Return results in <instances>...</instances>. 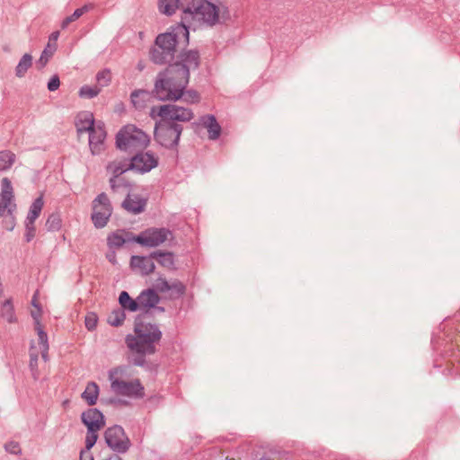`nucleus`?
<instances>
[{"label": "nucleus", "mask_w": 460, "mask_h": 460, "mask_svg": "<svg viewBox=\"0 0 460 460\" xmlns=\"http://www.w3.org/2000/svg\"><path fill=\"white\" fill-rule=\"evenodd\" d=\"M199 55L195 51L184 54L181 63L170 66L155 84V93L161 100L175 101L183 97L188 103H197L199 95L195 91L183 93L189 82V71L198 67Z\"/></svg>", "instance_id": "1"}, {"label": "nucleus", "mask_w": 460, "mask_h": 460, "mask_svg": "<svg viewBox=\"0 0 460 460\" xmlns=\"http://www.w3.org/2000/svg\"><path fill=\"white\" fill-rule=\"evenodd\" d=\"M161 339L158 329L138 318L135 326V335L127 338L128 348L137 354H150L155 351V344Z\"/></svg>", "instance_id": "2"}, {"label": "nucleus", "mask_w": 460, "mask_h": 460, "mask_svg": "<svg viewBox=\"0 0 460 460\" xmlns=\"http://www.w3.org/2000/svg\"><path fill=\"white\" fill-rule=\"evenodd\" d=\"M218 15V7L214 4L207 0H192L183 11L182 24L187 28H196L203 23L213 25L217 22Z\"/></svg>", "instance_id": "3"}, {"label": "nucleus", "mask_w": 460, "mask_h": 460, "mask_svg": "<svg viewBox=\"0 0 460 460\" xmlns=\"http://www.w3.org/2000/svg\"><path fill=\"white\" fill-rule=\"evenodd\" d=\"M157 158L148 152L135 155L130 163L126 161L113 162L108 166V171L111 173V179L112 188L116 187V178L129 169H134L140 172H146L156 167Z\"/></svg>", "instance_id": "4"}, {"label": "nucleus", "mask_w": 460, "mask_h": 460, "mask_svg": "<svg viewBox=\"0 0 460 460\" xmlns=\"http://www.w3.org/2000/svg\"><path fill=\"white\" fill-rule=\"evenodd\" d=\"M112 391L119 394L128 397H142L144 395V387L139 380L126 379L125 371L121 368H115L110 373Z\"/></svg>", "instance_id": "5"}, {"label": "nucleus", "mask_w": 460, "mask_h": 460, "mask_svg": "<svg viewBox=\"0 0 460 460\" xmlns=\"http://www.w3.org/2000/svg\"><path fill=\"white\" fill-rule=\"evenodd\" d=\"M150 139L141 129L133 125L124 127L117 135V146L125 151H133L146 147Z\"/></svg>", "instance_id": "6"}, {"label": "nucleus", "mask_w": 460, "mask_h": 460, "mask_svg": "<svg viewBox=\"0 0 460 460\" xmlns=\"http://www.w3.org/2000/svg\"><path fill=\"white\" fill-rule=\"evenodd\" d=\"M188 42L189 31L185 24L177 25L172 32L160 34L155 41L156 46L167 53L184 48Z\"/></svg>", "instance_id": "7"}, {"label": "nucleus", "mask_w": 460, "mask_h": 460, "mask_svg": "<svg viewBox=\"0 0 460 460\" xmlns=\"http://www.w3.org/2000/svg\"><path fill=\"white\" fill-rule=\"evenodd\" d=\"M151 117L160 119L167 124H172L173 121H190L193 118V113L189 109L168 104L153 108Z\"/></svg>", "instance_id": "8"}, {"label": "nucleus", "mask_w": 460, "mask_h": 460, "mask_svg": "<svg viewBox=\"0 0 460 460\" xmlns=\"http://www.w3.org/2000/svg\"><path fill=\"white\" fill-rule=\"evenodd\" d=\"M181 128L175 124H167L164 121L159 120L155 127V138L162 145L166 147H173L177 145L180 135Z\"/></svg>", "instance_id": "9"}, {"label": "nucleus", "mask_w": 460, "mask_h": 460, "mask_svg": "<svg viewBox=\"0 0 460 460\" xmlns=\"http://www.w3.org/2000/svg\"><path fill=\"white\" fill-rule=\"evenodd\" d=\"M111 214L109 199L105 194H101L94 199L92 219L97 227L104 226Z\"/></svg>", "instance_id": "10"}, {"label": "nucleus", "mask_w": 460, "mask_h": 460, "mask_svg": "<svg viewBox=\"0 0 460 460\" xmlns=\"http://www.w3.org/2000/svg\"><path fill=\"white\" fill-rule=\"evenodd\" d=\"M168 235L169 232L164 228H149L138 235H134L133 241L142 246L155 247L163 243Z\"/></svg>", "instance_id": "11"}, {"label": "nucleus", "mask_w": 460, "mask_h": 460, "mask_svg": "<svg viewBox=\"0 0 460 460\" xmlns=\"http://www.w3.org/2000/svg\"><path fill=\"white\" fill-rule=\"evenodd\" d=\"M105 438L108 445L117 451L123 452L128 447V439L120 427L115 426L108 429Z\"/></svg>", "instance_id": "12"}, {"label": "nucleus", "mask_w": 460, "mask_h": 460, "mask_svg": "<svg viewBox=\"0 0 460 460\" xmlns=\"http://www.w3.org/2000/svg\"><path fill=\"white\" fill-rule=\"evenodd\" d=\"M2 192L0 193V216L11 214L14 208L15 204L13 201V187L11 181L4 178L1 181Z\"/></svg>", "instance_id": "13"}, {"label": "nucleus", "mask_w": 460, "mask_h": 460, "mask_svg": "<svg viewBox=\"0 0 460 460\" xmlns=\"http://www.w3.org/2000/svg\"><path fill=\"white\" fill-rule=\"evenodd\" d=\"M82 420L90 430H99L104 426L103 416L96 409H89L84 412Z\"/></svg>", "instance_id": "14"}, {"label": "nucleus", "mask_w": 460, "mask_h": 460, "mask_svg": "<svg viewBox=\"0 0 460 460\" xmlns=\"http://www.w3.org/2000/svg\"><path fill=\"white\" fill-rule=\"evenodd\" d=\"M130 267L133 270L143 275H147L153 272L155 269V265L151 258L141 256H133L130 261Z\"/></svg>", "instance_id": "15"}, {"label": "nucleus", "mask_w": 460, "mask_h": 460, "mask_svg": "<svg viewBox=\"0 0 460 460\" xmlns=\"http://www.w3.org/2000/svg\"><path fill=\"white\" fill-rule=\"evenodd\" d=\"M97 124L94 122L93 115L88 111L80 112L75 120V127L78 133L89 132Z\"/></svg>", "instance_id": "16"}, {"label": "nucleus", "mask_w": 460, "mask_h": 460, "mask_svg": "<svg viewBox=\"0 0 460 460\" xmlns=\"http://www.w3.org/2000/svg\"><path fill=\"white\" fill-rule=\"evenodd\" d=\"M90 133V146L93 153H96L100 150V146L103 143L106 137V132L101 124H97Z\"/></svg>", "instance_id": "17"}, {"label": "nucleus", "mask_w": 460, "mask_h": 460, "mask_svg": "<svg viewBox=\"0 0 460 460\" xmlns=\"http://www.w3.org/2000/svg\"><path fill=\"white\" fill-rule=\"evenodd\" d=\"M146 200L133 194H129L123 202V208L132 213H139L143 210Z\"/></svg>", "instance_id": "18"}, {"label": "nucleus", "mask_w": 460, "mask_h": 460, "mask_svg": "<svg viewBox=\"0 0 460 460\" xmlns=\"http://www.w3.org/2000/svg\"><path fill=\"white\" fill-rule=\"evenodd\" d=\"M32 305L35 309H33L31 311V314L33 316V318L36 320V330L38 332V334H39V340H40V342L42 346L43 349H46V343H47V335L46 333L42 331L40 323H39V321H38V318L40 316L41 314V311H40V305H39V300L37 298L36 296H33V299H32Z\"/></svg>", "instance_id": "19"}, {"label": "nucleus", "mask_w": 460, "mask_h": 460, "mask_svg": "<svg viewBox=\"0 0 460 460\" xmlns=\"http://www.w3.org/2000/svg\"><path fill=\"white\" fill-rule=\"evenodd\" d=\"M159 301L158 295L152 289L143 291L138 296V304L140 308L155 306Z\"/></svg>", "instance_id": "20"}, {"label": "nucleus", "mask_w": 460, "mask_h": 460, "mask_svg": "<svg viewBox=\"0 0 460 460\" xmlns=\"http://www.w3.org/2000/svg\"><path fill=\"white\" fill-rule=\"evenodd\" d=\"M202 125L208 128L209 138L216 139L220 135V126L213 116H205L201 119Z\"/></svg>", "instance_id": "21"}, {"label": "nucleus", "mask_w": 460, "mask_h": 460, "mask_svg": "<svg viewBox=\"0 0 460 460\" xmlns=\"http://www.w3.org/2000/svg\"><path fill=\"white\" fill-rule=\"evenodd\" d=\"M99 395V387L95 383H89L83 393V398L89 405L95 404Z\"/></svg>", "instance_id": "22"}, {"label": "nucleus", "mask_w": 460, "mask_h": 460, "mask_svg": "<svg viewBox=\"0 0 460 460\" xmlns=\"http://www.w3.org/2000/svg\"><path fill=\"white\" fill-rule=\"evenodd\" d=\"M133 236L125 231H119L109 237V244L111 246H120L126 242L133 241Z\"/></svg>", "instance_id": "23"}, {"label": "nucleus", "mask_w": 460, "mask_h": 460, "mask_svg": "<svg viewBox=\"0 0 460 460\" xmlns=\"http://www.w3.org/2000/svg\"><path fill=\"white\" fill-rule=\"evenodd\" d=\"M119 301L123 309L137 311L139 309L138 297L137 300L132 299L126 291L120 293Z\"/></svg>", "instance_id": "24"}, {"label": "nucleus", "mask_w": 460, "mask_h": 460, "mask_svg": "<svg viewBox=\"0 0 460 460\" xmlns=\"http://www.w3.org/2000/svg\"><path fill=\"white\" fill-rule=\"evenodd\" d=\"M180 0H159V11L164 14L171 15L179 8Z\"/></svg>", "instance_id": "25"}, {"label": "nucleus", "mask_w": 460, "mask_h": 460, "mask_svg": "<svg viewBox=\"0 0 460 460\" xmlns=\"http://www.w3.org/2000/svg\"><path fill=\"white\" fill-rule=\"evenodd\" d=\"M151 95L146 91H136L131 94L132 103L136 108L144 107L146 102L149 101Z\"/></svg>", "instance_id": "26"}, {"label": "nucleus", "mask_w": 460, "mask_h": 460, "mask_svg": "<svg viewBox=\"0 0 460 460\" xmlns=\"http://www.w3.org/2000/svg\"><path fill=\"white\" fill-rule=\"evenodd\" d=\"M15 161V155L10 151L0 152V172L8 170L11 168Z\"/></svg>", "instance_id": "27"}, {"label": "nucleus", "mask_w": 460, "mask_h": 460, "mask_svg": "<svg viewBox=\"0 0 460 460\" xmlns=\"http://www.w3.org/2000/svg\"><path fill=\"white\" fill-rule=\"evenodd\" d=\"M43 199L41 197L36 199L34 202L32 203L29 215H28V220L30 224H33L35 219L40 216L42 208H43Z\"/></svg>", "instance_id": "28"}, {"label": "nucleus", "mask_w": 460, "mask_h": 460, "mask_svg": "<svg viewBox=\"0 0 460 460\" xmlns=\"http://www.w3.org/2000/svg\"><path fill=\"white\" fill-rule=\"evenodd\" d=\"M125 313L124 310L121 308L115 309L111 312V314L108 316V323L112 326H119L122 324V323L125 320Z\"/></svg>", "instance_id": "29"}, {"label": "nucleus", "mask_w": 460, "mask_h": 460, "mask_svg": "<svg viewBox=\"0 0 460 460\" xmlns=\"http://www.w3.org/2000/svg\"><path fill=\"white\" fill-rule=\"evenodd\" d=\"M101 91V88L97 85L95 86H89L84 85L83 86L79 91V95L82 98H93L96 96Z\"/></svg>", "instance_id": "30"}, {"label": "nucleus", "mask_w": 460, "mask_h": 460, "mask_svg": "<svg viewBox=\"0 0 460 460\" xmlns=\"http://www.w3.org/2000/svg\"><path fill=\"white\" fill-rule=\"evenodd\" d=\"M31 66V57L30 55H24L17 66L16 73L17 75L22 76Z\"/></svg>", "instance_id": "31"}, {"label": "nucleus", "mask_w": 460, "mask_h": 460, "mask_svg": "<svg viewBox=\"0 0 460 460\" xmlns=\"http://www.w3.org/2000/svg\"><path fill=\"white\" fill-rule=\"evenodd\" d=\"M156 261L162 266L168 268V269L172 268L173 265V256L170 252L157 254Z\"/></svg>", "instance_id": "32"}, {"label": "nucleus", "mask_w": 460, "mask_h": 460, "mask_svg": "<svg viewBox=\"0 0 460 460\" xmlns=\"http://www.w3.org/2000/svg\"><path fill=\"white\" fill-rule=\"evenodd\" d=\"M98 316L95 313H88L85 315L84 324L89 331H93L97 327Z\"/></svg>", "instance_id": "33"}, {"label": "nucleus", "mask_w": 460, "mask_h": 460, "mask_svg": "<svg viewBox=\"0 0 460 460\" xmlns=\"http://www.w3.org/2000/svg\"><path fill=\"white\" fill-rule=\"evenodd\" d=\"M111 78V72L109 70H102L97 74L96 80L100 86L107 85Z\"/></svg>", "instance_id": "34"}, {"label": "nucleus", "mask_w": 460, "mask_h": 460, "mask_svg": "<svg viewBox=\"0 0 460 460\" xmlns=\"http://www.w3.org/2000/svg\"><path fill=\"white\" fill-rule=\"evenodd\" d=\"M2 314L8 322L13 321V307L9 301L3 305Z\"/></svg>", "instance_id": "35"}, {"label": "nucleus", "mask_w": 460, "mask_h": 460, "mask_svg": "<svg viewBox=\"0 0 460 460\" xmlns=\"http://www.w3.org/2000/svg\"><path fill=\"white\" fill-rule=\"evenodd\" d=\"M96 431L97 430H88L85 438V447L87 450H90L97 440L98 436L96 434Z\"/></svg>", "instance_id": "36"}, {"label": "nucleus", "mask_w": 460, "mask_h": 460, "mask_svg": "<svg viewBox=\"0 0 460 460\" xmlns=\"http://www.w3.org/2000/svg\"><path fill=\"white\" fill-rule=\"evenodd\" d=\"M47 224L50 229H58L60 226V219L58 216L52 215L49 217Z\"/></svg>", "instance_id": "37"}, {"label": "nucleus", "mask_w": 460, "mask_h": 460, "mask_svg": "<svg viewBox=\"0 0 460 460\" xmlns=\"http://www.w3.org/2000/svg\"><path fill=\"white\" fill-rule=\"evenodd\" d=\"M5 449L9 453L18 454L21 451L19 443L15 441H10L5 445Z\"/></svg>", "instance_id": "38"}, {"label": "nucleus", "mask_w": 460, "mask_h": 460, "mask_svg": "<svg viewBox=\"0 0 460 460\" xmlns=\"http://www.w3.org/2000/svg\"><path fill=\"white\" fill-rule=\"evenodd\" d=\"M84 10H85V8H79V9L75 10L71 17H69L64 21V22H63L64 26L67 25L70 22H73V21H75L76 19H78L84 13Z\"/></svg>", "instance_id": "39"}, {"label": "nucleus", "mask_w": 460, "mask_h": 460, "mask_svg": "<svg viewBox=\"0 0 460 460\" xmlns=\"http://www.w3.org/2000/svg\"><path fill=\"white\" fill-rule=\"evenodd\" d=\"M59 86V79L58 76H54L50 79L48 87L50 91H55Z\"/></svg>", "instance_id": "40"}, {"label": "nucleus", "mask_w": 460, "mask_h": 460, "mask_svg": "<svg viewBox=\"0 0 460 460\" xmlns=\"http://www.w3.org/2000/svg\"><path fill=\"white\" fill-rule=\"evenodd\" d=\"M52 55V51H49L48 49H45L41 58L40 61L45 65L49 59V58Z\"/></svg>", "instance_id": "41"}, {"label": "nucleus", "mask_w": 460, "mask_h": 460, "mask_svg": "<svg viewBox=\"0 0 460 460\" xmlns=\"http://www.w3.org/2000/svg\"><path fill=\"white\" fill-rule=\"evenodd\" d=\"M156 287L160 291H165V290L171 289V286L165 281H162L161 283H158L156 285Z\"/></svg>", "instance_id": "42"}, {"label": "nucleus", "mask_w": 460, "mask_h": 460, "mask_svg": "<svg viewBox=\"0 0 460 460\" xmlns=\"http://www.w3.org/2000/svg\"><path fill=\"white\" fill-rule=\"evenodd\" d=\"M81 460H93L91 456L87 452H82L81 454Z\"/></svg>", "instance_id": "43"}, {"label": "nucleus", "mask_w": 460, "mask_h": 460, "mask_svg": "<svg viewBox=\"0 0 460 460\" xmlns=\"http://www.w3.org/2000/svg\"><path fill=\"white\" fill-rule=\"evenodd\" d=\"M174 288L177 289L178 292H180V293L183 292L184 288L181 284H175Z\"/></svg>", "instance_id": "44"}, {"label": "nucleus", "mask_w": 460, "mask_h": 460, "mask_svg": "<svg viewBox=\"0 0 460 460\" xmlns=\"http://www.w3.org/2000/svg\"><path fill=\"white\" fill-rule=\"evenodd\" d=\"M31 237H33V234H30V236L28 237V240H30Z\"/></svg>", "instance_id": "45"}]
</instances>
